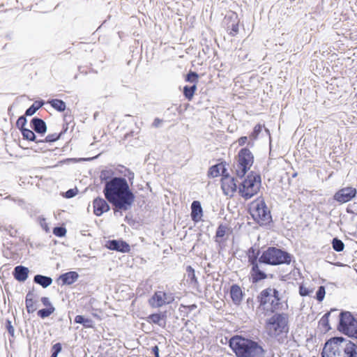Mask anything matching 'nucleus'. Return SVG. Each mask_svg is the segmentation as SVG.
Masks as SVG:
<instances>
[{"label": "nucleus", "mask_w": 357, "mask_h": 357, "mask_svg": "<svg viewBox=\"0 0 357 357\" xmlns=\"http://www.w3.org/2000/svg\"><path fill=\"white\" fill-rule=\"evenodd\" d=\"M104 193L107 199L115 206V211H127L135 199L127 181L123 178L115 177L107 182Z\"/></svg>", "instance_id": "obj_1"}, {"label": "nucleus", "mask_w": 357, "mask_h": 357, "mask_svg": "<svg viewBox=\"0 0 357 357\" xmlns=\"http://www.w3.org/2000/svg\"><path fill=\"white\" fill-rule=\"evenodd\" d=\"M229 346L237 357H264V350L257 342L240 336L231 338Z\"/></svg>", "instance_id": "obj_2"}, {"label": "nucleus", "mask_w": 357, "mask_h": 357, "mask_svg": "<svg viewBox=\"0 0 357 357\" xmlns=\"http://www.w3.org/2000/svg\"><path fill=\"white\" fill-rule=\"evenodd\" d=\"M265 328L271 337L277 338L289 332V316L286 313H275L266 321Z\"/></svg>", "instance_id": "obj_3"}, {"label": "nucleus", "mask_w": 357, "mask_h": 357, "mask_svg": "<svg viewBox=\"0 0 357 357\" xmlns=\"http://www.w3.org/2000/svg\"><path fill=\"white\" fill-rule=\"evenodd\" d=\"M354 343L343 337H333L327 341L323 349L322 357H343L347 349Z\"/></svg>", "instance_id": "obj_4"}, {"label": "nucleus", "mask_w": 357, "mask_h": 357, "mask_svg": "<svg viewBox=\"0 0 357 357\" xmlns=\"http://www.w3.org/2000/svg\"><path fill=\"white\" fill-rule=\"evenodd\" d=\"M260 186V176L256 174H251L239 183L238 193L244 199H248L258 192Z\"/></svg>", "instance_id": "obj_5"}, {"label": "nucleus", "mask_w": 357, "mask_h": 357, "mask_svg": "<svg viewBox=\"0 0 357 357\" xmlns=\"http://www.w3.org/2000/svg\"><path fill=\"white\" fill-rule=\"evenodd\" d=\"M259 261L271 265L289 264L291 257L287 252L280 249L271 247L263 252Z\"/></svg>", "instance_id": "obj_6"}, {"label": "nucleus", "mask_w": 357, "mask_h": 357, "mask_svg": "<svg viewBox=\"0 0 357 357\" xmlns=\"http://www.w3.org/2000/svg\"><path fill=\"white\" fill-rule=\"evenodd\" d=\"M338 330L351 337L357 339V320L349 312L340 314Z\"/></svg>", "instance_id": "obj_7"}, {"label": "nucleus", "mask_w": 357, "mask_h": 357, "mask_svg": "<svg viewBox=\"0 0 357 357\" xmlns=\"http://www.w3.org/2000/svg\"><path fill=\"white\" fill-rule=\"evenodd\" d=\"M253 163V156L247 149H243L238 153V158L234 167L236 175L242 178Z\"/></svg>", "instance_id": "obj_8"}, {"label": "nucleus", "mask_w": 357, "mask_h": 357, "mask_svg": "<svg viewBox=\"0 0 357 357\" xmlns=\"http://www.w3.org/2000/svg\"><path fill=\"white\" fill-rule=\"evenodd\" d=\"M174 301V296L173 294L158 291L151 296L149 303L152 307H160L172 303Z\"/></svg>", "instance_id": "obj_9"}, {"label": "nucleus", "mask_w": 357, "mask_h": 357, "mask_svg": "<svg viewBox=\"0 0 357 357\" xmlns=\"http://www.w3.org/2000/svg\"><path fill=\"white\" fill-rule=\"evenodd\" d=\"M251 211L253 218L258 221L266 222L271 219L270 211L263 201L253 202Z\"/></svg>", "instance_id": "obj_10"}, {"label": "nucleus", "mask_w": 357, "mask_h": 357, "mask_svg": "<svg viewBox=\"0 0 357 357\" xmlns=\"http://www.w3.org/2000/svg\"><path fill=\"white\" fill-rule=\"evenodd\" d=\"M357 190L352 187H346L339 190L333 196L335 201L344 204L351 201L356 195Z\"/></svg>", "instance_id": "obj_11"}, {"label": "nucleus", "mask_w": 357, "mask_h": 357, "mask_svg": "<svg viewBox=\"0 0 357 357\" xmlns=\"http://www.w3.org/2000/svg\"><path fill=\"white\" fill-rule=\"evenodd\" d=\"M221 183L225 195L231 197L235 192H238L236 182L233 177L228 175L225 176L222 178Z\"/></svg>", "instance_id": "obj_12"}, {"label": "nucleus", "mask_w": 357, "mask_h": 357, "mask_svg": "<svg viewBox=\"0 0 357 357\" xmlns=\"http://www.w3.org/2000/svg\"><path fill=\"white\" fill-rule=\"evenodd\" d=\"M249 261L252 265L250 271V279L253 283H256L266 278V275L259 269L255 259L250 257Z\"/></svg>", "instance_id": "obj_13"}, {"label": "nucleus", "mask_w": 357, "mask_h": 357, "mask_svg": "<svg viewBox=\"0 0 357 357\" xmlns=\"http://www.w3.org/2000/svg\"><path fill=\"white\" fill-rule=\"evenodd\" d=\"M273 297H278V290L274 288H267L260 293L258 298L259 300L260 305H265L269 303Z\"/></svg>", "instance_id": "obj_14"}, {"label": "nucleus", "mask_w": 357, "mask_h": 357, "mask_svg": "<svg viewBox=\"0 0 357 357\" xmlns=\"http://www.w3.org/2000/svg\"><path fill=\"white\" fill-rule=\"evenodd\" d=\"M93 212L97 216H100L102 213L109 210V206L102 198H96L93 200Z\"/></svg>", "instance_id": "obj_15"}, {"label": "nucleus", "mask_w": 357, "mask_h": 357, "mask_svg": "<svg viewBox=\"0 0 357 357\" xmlns=\"http://www.w3.org/2000/svg\"><path fill=\"white\" fill-rule=\"evenodd\" d=\"M230 296L235 305H240L243 297L241 288L237 284H233L230 288Z\"/></svg>", "instance_id": "obj_16"}, {"label": "nucleus", "mask_w": 357, "mask_h": 357, "mask_svg": "<svg viewBox=\"0 0 357 357\" xmlns=\"http://www.w3.org/2000/svg\"><path fill=\"white\" fill-rule=\"evenodd\" d=\"M203 211L201 204L199 201H194L191 204V218L192 220L197 222L202 220Z\"/></svg>", "instance_id": "obj_17"}, {"label": "nucleus", "mask_w": 357, "mask_h": 357, "mask_svg": "<svg viewBox=\"0 0 357 357\" xmlns=\"http://www.w3.org/2000/svg\"><path fill=\"white\" fill-rule=\"evenodd\" d=\"M107 248L110 250L120 251V252H127L129 250V245L123 242L116 240H112L107 243Z\"/></svg>", "instance_id": "obj_18"}, {"label": "nucleus", "mask_w": 357, "mask_h": 357, "mask_svg": "<svg viewBox=\"0 0 357 357\" xmlns=\"http://www.w3.org/2000/svg\"><path fill=\"white\" fill-rule=\"evenodd\" d=\"M29 269L23 266H17L14 269L13 275L15 278L19 282H24L29 275Z\"/></svg>", "instance_id": "obj_19"}, {"label": "nucleus", "mask_w": 357, "mask_h": 357, "mask_svg": "<svg viewBox=\"0 0 357 357\" xmlns=\"http://www.w3.org/2000/svg\"><path fill=\"white\" fill-rule=\"evenodd\" d=\"M32 128L38 134H45L47 131V126L45 121L38 118H33L31 120Z\"/></svg>", "instance_id": "obj_20"}, {"label": "nucleus", "mask_w": 357, "mask_h": 357, "mask_svg": "<svg viewBox=\"0 0 357 357\" xmlns=\"http://www.w3.org/2000/svg\"><path fill=\"white\" fill-rule=\"evenodd\" d=\"M78 276L79 275L76 272L70 271L63 274L60 277V279L62 280L63 284H71L77 280Z\"/></svg>", "instance_id": "obj_21"}, {"label": "nucleus", "mask_w": 357, "mask_h": 357, "mask_svg": "<svg viewBox=\"0 0 357 357\" xmlns=\"http://www.w3.org/2000/svg\"><path fill=\"white\" fill-rule=\"evenodd\" d=\"M147 321L149 323L158 324L160 326H164L165 324V315L162 314H153L148 317Z\"/></svg>", "instance_id": "obj_22"}, {"label": "nucleus", "mask_w": 357, "mask_h": 357, "mask_svg": "<svg viewBox=\"0 0 357 357\" xmlns=\"http://www.w3.org/2000/svg\"><path fill=\"white\" fill-rule=\"evenodd\" d=\"M33 281L44 288L49 287L52 283L51 278L42 275H36L34 277Z\"/></svg>", "instance_id": "obj_23"}, {"label": "nucleus", "mask_w": 357, "mask_h": 357, "mask_svg": "<svg viewBox=\"0 0 357 357\" xmlns=\"http://www.w3.org/2000/svg\"><path fill=\"white\" fill-rule=\"evenodd\" d=\"M75 321L82 324L86 328H92L93 326V322L91 319L85 318L82 315H77L75 318Z\"/></svg>", "instance_id": "obj_24"}, {"label": "nucleus", "mask_w": 357, "mask_h": 357, "mask_svg": "<svg viewBox=\"0 0 357 357\" xmlns=\"http://www.w3.org/2000/svg\"><path fill=\"white\" fill-rule=\"evenodd\" d=\"M48 103L59 112H63L66 109V103L63 100L53 99L48 101Z\"/></svg>", "instance_id": "obj_25"}, {"label": "nucleus", "mask_w": 357, "mask_h": 357, "mask_svg": "<svg viewBox=\"0 0 357 357\" xmlns=\"http://www.w3.org/2000/svg\"><path fill=\"white\" fill-rule=\"evenodd\" d=\"M196 90H197L196 84H193L191 86H185L183 88V93H184L185 97L189 100H192Z\"/></svg>", "instance_id": "obj_26"}, {"label": "nucleus", "mask_w": 357, "mask_h": 357, "mask_svg": "<svg viewBox=\"0 0 357 357\" xmlns=\"http://www.w3.org/2000/svg\"><path fill=\"white\" fill-rule=\"evenodd\" d=\"M43 105V102H35L25 112L26 116L33 115L36 111Z\"/></svg>", "instance_id": "obj_27"}, {"label": "nucleus", "mask_w": 357, "mask_h": 357, "mask_svg": "<svg viewBox=\"0 0 357 357\" xmlns=\"http://www.w3.org/2000/svg\"><path fill=\"white\" fill-rule=\"evenodd\" d=\"M54 310L55 307L54 306H50V307L40 310L38 312V315L42 319H45L50 316L54 312Z\"/></svg>", "instance_id": "obj_28"}, {"label": "nucleus", "mask_w": 357, "mask_h": 357, "mask_svg": "<svg viewBox=\"0 0 357 357\" xmlns=\"http://www.w3.org/2000/svg\"><path fill=\"white\" fill-rule=\"evenodd\" d=\"M223 168L221 165H213L210 168L208 174L213 178L217 177L220 174V171Z\"/></svg>", "instance_id": "obj_29"}, {"label": "nucleus", "mask_w": 357, "mask_h": 357, "mask_svg": "<svg viewBox=\"0 0 357 357\" xmlns=\"http://www.w3.org/2000/svg\"><path fill=\"white\" fill-rule=\"evenodd\" d=\"M22 134L23 135V137L27 140H29V141H35L36 140V135H35L34 132L29 129L22 128Z\"/></svg>", "instance_id": "obj_30"}, {"label": "nucleus", "mask_w": 357, "mask_h": 357, "mask_svg": "<svg viewBox=\"0 0 357 357\" xmlns=\"http://www.w3.org/2000/svg\"><path fill=\"white\" fill-rule=\"evenodd\" d=\"M333 249L337 252H341L344 250V245L343 242L337 238H334L332 242Z\"/></svg>", "instance_id": "obj_31"}, {"label": "nucleus", "mask_w": 357, "mask_h": 357, "mask_svg": "<svg viewBox=\"0 0 357 357\" xmlns=\"http://www.w3.org/2000/svg\"><path fill=\"white\" fill-rule=\"evenodd\" d=\"M313 292V289L307 287L305 284H301L299 287V294L302 296H310Z\"/></svg>", "instance_id": "obj_32"}, {"label": "nucleus", "mask_w": 357, "mask_h": 357, "mask_svg": "<svg viewBox=\"0 0 357 357\" xmlns=\"http://www.w3.org/2000/svg\"><path fill=\"white\" fill-rule=\"evenodd\" d=\"M280 300H281L280 294L279 291H278V297L277 298L273 297L269 303L271 305V311H273L278 308Z\"/></svg>", "instance_id": "obj_33"}, {"label": "nucleus", "mask_w": 357, "mask_h": 357, "mask_svg": "<svg viewBox=\"0 0 357 357\" xmlns=\"http://www.w3.org/2000/svg\"><path fill=\"white\" fill-rule=\"evenodd\" d=\"M343 357H357V345L354 343Z\"/></svg>", "instance_id": "obj_34"}, {"label": "nucleus", "mask_w": 357, "mask_h": 357, "mask_svg": "<svg viewBox=\"0 0 357 357\" xmlns=\"http://www.w3.org/2000/svg\"><path fill=\"white\" fill-rule=\"evenodd\" d=\"M186 81L193 83V84H196L198 82V75L196 73L190 72L187 75Z\"/></svg>", "instance_id": "obj_35"}, {"label": "nucleus", "mask_w": 357, "mask_h": 357, "mask_svg": "<svg viewBox=\"0 0 357 357\" xmlns=\"http://www.w3.org/2000/svg\"><path fill=\"white\" fill-rule=\"evenodd\" d=\"M53 233L56 236L62 237L66 235V229L62 227H56L54 228Z\"/></svg>", "instance_id": "obj_36"}, {"label": "nucleus", "mask_w": 357, "mask_h": 357, "mask_svg": "<svg viewBox=\"0 0 357 357\" xmlns=\"http://www.w3.org/2000/svg\"><path fill=\"white\" fill-rule=\"evenodd\" d=\"M26 307L29 313H32L37 310L35 301H26Z\"/></svg>", "instance_id": "obj_37"}, {"label": "nucleus", "mask_w": 357, "mask_h": 357, "mask_svg": "<svg viewBox=\"0 0 357 357\" xmlns=\"http://www.w3.org/2000/svg\"><path fill=\"white\" fill-rule=\"evenodd\" d=\"M227 231V227L225 225H220L216 231L217 238H222Z\"/></svg>", "instance_id": "obj_38"}, {"label": "nucleus", "mask_w": 357, "mask_h": 357, "mask_svg": "<svg viewBox=\"0 0 357 357\" xmlns=\"http://www.w3.org/2000/svg\"><path fill=\"white\" fill-rule=\"evenodd\" d=\"M188 277L190 280L191 282H196L197 279L194 269L191 266L187 267Z\"/></svg>", "instance_id": "obj_39"}, {"label": "nucleus", "mask_w": 357, "mask_h": 357, "mask_svg": "<svg viewBox=\"0 0 357 357\" xmlns=\"http://www.w3.org/2000/svg\"><path fill=\"white\" fill-rule=\"evenodd\" d=\"M62 349L61 344L60 343H56L52 347V354L51 357H57L58 354L61 352Z\"/></svg>", "instance_id": "obj_40"}, {"label": "nucleus", "mask_w": 357, "mask_h": 357, "mask_svg": "<svg viewBox=\"0 0 357 357\" xmlns=\"http://www.w3.org/2000/svg\"><path fill=\"white\" fill-rule=\"evenodd\" d=\"M325 294H326V291H325L324 287H323V286L319 287V289L317 292V296H316L317 299L319 301H322L323 299L324 298Z\"/></svg>", "instance_id": "obj_41"}, {"label": "nucleus", "mask_w": 357, "mask_h": 357, "mask_svg": "<svg viewBox=\"0 0 357 357\" xmlns=\"http://www.w3.org/2000/svg\"><path fill=\"white\" fill-rule=\"evenodd\" d=\"M60 137V134H56V133H54V134H50L48 135L46 137H45V139L44 142H55L56 141L57 139H59Z\"/></svg>", "instance_id": "obj_42"}, {"label": "nucleus", "mask_w": 357, "mask_h": 357, "mask_svg": "<svg viewBox=\"0 0 357 357\" xmlns=\"http://www.w3.org/2000/svg\"><path fill=\"white\" fill-rule=\"evenodd\" d=\"M39 223L41 226V227L46 231V232H49L50 231V228L48 227V225L46 222V220L45 218H39Z\"/></svg>", "instance_id": "obj_43"}, {"label": "nucleus", "mask_w": 357, "mask_h": 357, "mask_svg": "<svg viewBox=\"0 0 357 357\" xmlns=\"http://www.w3.org/2000/svg\"><path fill=\"white\" fill-rule=\"evenodd\" d=\"M40 301L46 307H50V306H53L47 297H42Z\"/></svg>", "instance_id": "obj_44"}, {"label": "nucleus", "mask_w": 357, "mask_h": 357, "mask_svg": "<svg viewBox=\"0 0 357 357\" xmlns=\"http://www.w3.org/2000/svg\"><path fill=\"white\" fill-rule=\"evenodd\" d=\"M36 298V295L33 292L29 291L26 296V301H34Z\"/></svg>", "instance_id": "obj_45"}, {"label": "nucleus", "mask_w": 357, "mask_h": 357, "mask_svg": "<svg viewBox=\"0 0 357 357\" xmlns=\"http://www.w3.org/2000/svg\"><path fill=\"white\" fill-rule=\"evenodd\" d=\"M238 31V25L237 24H232L231 29V34L235 35Z\"/></svg>", "instance_id": "obj_46"}, {"label": "nucleus", "mask_w": 357, "mask_h": 357, "mask_svg": "<svg viewBox=\"0 0 357 357\" xmlns=\"http://www.w3.org/2000/svg\"><path fill=\"white\" fill-rule=\"evenodd\" d=\"M75 195V192L74 190H73V189L68 190L66 192V197L67 198H71V197H73Z\"/></svg>", "instance_id": "obj_47"}, {"label": "nucleus", "mask_w": 357, "mask_h": 357, "mask_svg": "<svg viewBox=\"0 0 357 357\" xmlns=\"http://www.w3.org/2000/svg\"><path fill=\"white\" fill-rule=\"evenodd\" d=\"M7 328H8V333L10 334H11L12 335H13L15 330H14V328L12 326L11 322L10 321H8V326H7Z\"/></svg>", "instance_id": "obj_48"}, {"label": "nucleus", "mask_w": 357, "mask_h": 357, "mask_svg": "<svg viewBox=\"0 0 357 357\" xmlns=\"http://www.w3.org/2000/svg\"><path fill=\"white\" fill-rule=\"evenodd\" d=\"M248 140L247 137H241L238 139V142L240 146H243Z\"/></svg>", "instance_id": "obj_49"}, {"label": "nucleus", "mask_w": 357, "mask_h": 357, "mask_svg": "<svg viewBox=\"0 0 357 357\" xmlns=\"http://www.w3.org/2000/svg\"><path fill=\"white\" fill-rule=\"evenodd\" d=\"M26 122V118L23 117V116H21L18 119L17 121V124L19 126V125H22V126H24Z\"/></svg>", "instance_id": "obj_50"}, {"label": "nucleus", "mask_w": 357, "mask_h": 357, "mask_svg": "<svg viewBox=\"0 0 357 357\" xmlns=\"http://www.w3.org/2000/svg\"><path fill=\"white\" fill-rule=\"evenodd\" d=\"M152 351L155 355V357H160L159 356V349L158 346H155L153 347Z\"/></svg>", "instance_id": "obj_51"}, {"label": "nucleus", "mask_w": 357, "mask_h": 357, "mask_svg": "<svg viewBox=\"0 0 357 357\" xmlns=\"http://www.w3.org/2000/svg\"><path fill=\"white\" fill-rule=\"evenodd\" d=\"M328 315H329V313L326 314L324 315V317H322V319H321V321H320V323H321V324H324V325H325V324H327V322H328V318H327V317H328Z\"/></svg>", "instance_id": "obj_52"}, {"label": "nucleus", "mask_w": 357, "mask_h": 357, "mask_svg": "<svg viewBox=\"0 0 357 357\" xmlns=\"http://www.w3.org/2000/svg\"><path fill=\"white\" fill-rule=\"evenodd\" d=\"M162 123V121L159 119H155L153 123V126L155 127H159Z\"/></svg>", "instance_id": "obj_53"}, {"label": "nucleus", "mask_w": 357, "mask_h": 357, "mask_svg": "<svg viewBox=\"0 0 357 357\" xmlns=\"http://www.w3.org/2000/svg\"><path fill=\"white\" fill-rule=\"evenodd\" d=\"M261 130V125H257L254 128V132L257 134L259 133Z\"/></svg>", "instance_id": "obj_54"}]
</instances>
